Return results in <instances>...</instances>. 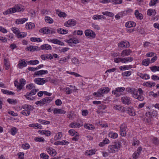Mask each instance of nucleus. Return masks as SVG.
Wrapping results in <instances>:
<instances>
[{"mask_svg":"<svg viewBox=\"0 0 159 159\" xmlns=\"http://www.w3.org/2000/svg\"><path fill=\"white\" fill-rule=\"evenodd\" d=\"M121 146V143L120 142L114 143L113 145L108 146V151L110 153H114L118 151V150L120 148Z\"/></svg>","mask_w":159,"mask_h":159,"instance_id":"obj_1","label":"nucleus"},{"mask_svg":"<svg viewBox=\"0 0 159 159\" xmlns=\"http://www.w3.org/2000/svg\"><path fill=\"white\" fill-rule=\"evenodd\" d=\"M22 108L23 109L20 112L23 115L28 116L30 113V111L32 110L34 108L30 105L25 104L22 106Z\"/></svg>","mask_w":159,"mask_h":159,"instance_id":"obj_2","label":"nucleus"},{"mask_svg":"<svg viewBox=\"0 0 159 159\" xmlns=\"http://www.w3.org/2000/svg\"><path fill=\"white\" fill-rule=\"evenodd\" d=\"M110 91V89L108 87L102 88L99 89L97 92H94L93 94L98 97H101L103 96L104 93H107Z\"/></svg>","mask_w":159,"mask_h":159,"instance_id":"obj_3","label":"nucleus"},{"mask_svg":"<svg viewBox=\"0 0 159 159\" xmlns=\"http://www.w3.org/2000/svg\"><path fill=\"white\" fill-rule=\"evenodd\" d=\"M50 77L45 78H36L34 80V82L38 84L39 85H42L44 84L50 80Z\"/></svg>","mask_w":159,"mask_h":159,"instance_id":"obj_4","label":"nucleus"},{"mask_svg":"<svg viewBox=\"0 0 159 159\" xmlns=\"http://www.w3.org/2000/svg\"><path fill=\"white\" fill-rule=\"evenodd\" d=\"M127 126L125 124H123L120 127V134L122 136H125L126 135V130L127 129Z\"/></svg>","mask_w":159,"mask_h":159,"instance_id":"obj_5","label":"nucleus"},{"mask_svg":"<svg viewBox=\"0 0 159 159\" xmlns=\"http://www.w3.org/2000/svg\"><path fill=\"white\" fill-rule=\"evenodd\" d=\"M120 100L122 103L125 105H129L131 103V100L130 98L128 97H122Z\"/></svg>","mask_w":159,"mask_h":159,"instance_id":"obj_6","label":"nucleus"},{"mask_svg":"<svg viewBox=\"0 0 159 159\" xmlns=\"http://www.w3.org/2000/svg\"><path fill=\"white\" fill-rule=\"evenodd\" d=\"M83 125V122L81 120L78 121V122L71 123L69 125V127L71 128H77L80 127Z\"/></svg>","mask_w":159,"mask_h":159,"instance_id":"obj_7","label":"nucleus"},{"mask_svg":"<svg viewBox=\"0 0 159 159\" xmlns=\"http://www.w3.org/2000/svg\"><path fill=\"white\" fill-rule=\"evenodd\" d=\"M39 31L40 33L45 34H52L53 33H55V31L49 30L48 27L43 28L42 29H40L39 30Z\"/></svg>","mask_w":159,"mask_h":159,"instance_id":"obj_8","label":"nucleus"},{"mask_svg":"<svg viewBox=\"0 0 159 159\" xmlns=\"http://www.w3.org/2000/svg\"><path fill=\"white\" fill-rule=\"evenodd\" d=\"M84 33L86 36H89L92 38H94L95 37V33L90 30H85Z\"/></svg>","mask_w":159,"mask_h":159,"instance_id":"obj_9","label":"nucleus"},{"mask_svg":"<svg viewBox=\"0 0 159 159\" xmlns=\"http://www.w3.org/2000/svg\"><path fill=\"white\" fill-rule=\"evenodd\" d=\"M118 46L119 48H127L130 46V44L126 41H122L118 43Z\"/></svg>","mask_w":159,"mask_h":159,"instance_id":"obj_10","label":"nucleus"},{"mask_svg":"<svg viewBox=\"0 0 159 159\" xmlns=\"http://www.w3.org/2000/svg\"><path fill=\"white\" fill-rule=\"evenodd\" d=\"M125 90V88L123 87H118L116 89V90H113L112 91V94H116V96H119V95L118 94V92H123Z\"/></svg>","mask_w":159,"mask_h":159,"instance_id":"obj_11","label":"nucleus"},{"mask_svg":"<svg viewBox=\"0 0 159 159\" xmlns=\"http://www.w3.org/2000/svg\"><path fill=\"white\" fill-rule=\"evenodd\" d=\"M48 41L51 42L52 43L59 45L61 46H63L64 45V43L57 39H48Z\"/></svg>","mask_w":159,"mask_h":159,"instance_id":"obj_12","label":"nucleus"},{"mask_svg":"<svg viewBox=\"0 0 159 159\" xmlns=\"http://www.w3.org/2000/svg\"><path fill=\"white\" fill-rule=\"evenodd\" d=\"M25 83V80L24 79H21L20 80V84L17 87V91H19L22 88Z\"/></svg>","mask_w":159,"mask_h":159,"instance_id":"obj_13","label":"nucleus"},{"mask_svg":"<svg viewBox=\"0 0 159 159\" xmlns=\"http://www.w3.org/2000/svg\"><path fill=\"white\" fill-rule=\"evenodd\" d=\"M76 24V21L75 20H69L65 23V25L66 26H69L67 24L70 26H75Z\"/></svg>","mask_w":159,"mask_h":159,"instance_id":"obj_14","label":"nucleus"},{"mask_svg":"<svg viewBox=\"0 0 159 159\" xmlns=\"http://www.w3.org/2000/svg\"><path fill=\"white\" fill-rule=\"evenodd\" d=\"M132 52V51L129 49L124 50L121 53V56L124 57L129 56Z\"/></svg>","mask_w":159,"mask_h":159,"instance_id":"obj_15","label":"nucleus"},{"mask_svg":"<svg viewBox=\"0 0 159 159\" xmlns=\"http://www.w3.org/2000/svg\"><path fill=\"white\" fill-rule=\"evenodd\" d=\"M48 72L47 70H41L35 72L34 76L35 77L36 75H43L47 74Z\"/></svg>","mask_w":159,"mask_h":159,"instance_id":"obj_16","label":"nucleus"},{"mask_svg":"<svg viewBox=\"0 0 159 159\" xmlns=\"http://www.w3.org/2000/svg\"><path fill=\"white\" fill-rule=\"evenodd\" d=\"M128 114L130 116H134L135 115V113L133 107H129L127 109Z\"/></svg>","mask_w":159,"mask_h":159,"instance_id":"obj_17","label":"nucleus"},{"mask_svg":"<svg viewBox=\"0 0 159 159\" xmlns=\"http://www.w3.org/2000/svg\"><path fill=\"white\" fill-rule=\"evenodd\" d=\"M157 113L156 111L153 110L152 111H150L148 113H146V115L147 116H148L150 118L152 117L153 116H154L157 115Z\"/></svg>","mask_w":159,"mask_h":159,"instance_id":"obj_18","label":"nucleus"},{"mask_svg":"<svg viewBox=\"0 0 159 159\" xmlns=\"http://www.w3.org/2000/svg\"><path fill=\"white\" fill-rule=\"evenodd\" d=\"M48 152L52 156H54L57 154L56 151L52 148H49L47 149Z\"/></svg>","mask_w":159,"mask_h":159,"instance_id":"obj_19","label":"nucleus"},{"mask_svg":"<svg viewBox=\"0 0 159 159\" xmlns=\"http://www.w3.org/2000/svg\"><path fill=\"white\" fill-rule=\"evenodd\" d=\"M16 12L15 9L14 8H11L3 12V14L4 15H8L14 13Z\"/></svg>","mask_w":159,"mask_h":159,"instance_id":"obj_20","label":"nucleus"},{"mask_svg":"<svg viewBox=\"0 0 159 159\" xmlns=\"http://www.w3.org/2000/svg\"><path fill=\"white\" fill-rule=\"evenodd\" d=\"M28 20V19L23 18L22 19H18L16 20L15 23L17 25L22 24Z\"/></svg>","mask_w":159,"mask_h":159,"instance_id":"obj_21","label":"nucleus"},{"mask_svg":"<svg viewBox=\"0 0 159 159\" xmlns=\"http://www.w3.org/2000/svg\"><path fill=\"white\" fill-rule=\"evenodd\" d=\"M40 48L41 49L48 50H51L52 49V48L50 45L46 44L42 45Z\"/></svg>","mask_w":159,"mask_h":159,"instance_id":"obj_22","label":"nucleus"},{"mask_svg":"<svg viewBox=\"0 0 159 159\" xmlns=\"http://www.w3.org/2000/svg\"><path fill=\"white\" fill-rule=\"evenodd\" d=\"M43 104L49 103L52 100L51 97H46L43 99Z\"/></svg>","mask_w":159,"mask_h":159,"instance_id":"obj_23","label":"nucleus"},{"mask_svg":"<svg viewBox=\"0 0 159 159\" xmlns=\"http://www.w3.org/2000/svg\"><path fill=\"white\" fill-rule=\"evenodd\" d=\"M136 23L134 22L131 21L127 22L125 25L126 27L129 28L134 27Z\"/></svg>","mask_w":159,"mask_h":159,"instance_id":"obj_24","label":"nucleus"},{"mask_svg":"<svg viewBox=\"0 0 159 159\" xmlns=\"http://www.w3.org/2000/svg\"><path fill=\"white\" fill-rule=\"evenodd\" d=\"M53 113L54 114L58 113L61 114L63 113L65 114L66 113V112L62 109L58 108H54V109Z\"/></svg>","mask_w":159,"mask_h":159,"instance_id":"obj_25","label":"nucleus"},{"mask_svg":"<svg viewBox=\"0 0 159 159\" xmlns=\"http://www.w3.org/2000/svg\"><path fill=\"white\" fill-rule=\"evenodd\" d=\"M13 8H14L15 9L16 12L23 11L25 10L24 8L18 5H15V6L13 7Z\"/></svg>","mask_w":159,"mask_h":159,"instance_id":"obj_26","label":"nucleus"},{"mask_svg":"<svg viewBox=\"0 0 159 159\" xmlns=\"http://www.w3.org/2000/svg\"><path fill=\"white\" fill-rule=\"evenodd\" d=\"M43 65L42 64L39 65L37 67L35 68L32 67H29L28 68V69L30 71H34L36 70H37L39 69H40L41 68H42L43 67Z\"/></svg>","mask_w":159,"mask_h":159,"instance_id":"obj_27","label":"nucleus"},{"mask_svg":"<svg viewBox=\"0 0 159 159\" xmlns=\"http://www.w3.org/2000/svg\"><path fill=\"white\" fill-rule=\"evenodd\" d=\"M108 136L113 139H116L118 137V134L117 133H114L113 132H111L108 134Z\"/></svg>","mask_w":159,"mask_h":159,"instance_id":"obj_28","label":"nucleus"},{"mask_svg":"<svg viewBox=\"0 0 159 159\" xmlns=\"http://www.w3.org/2000/svg\"><path fill=\"white\" fill-rule=\"evenodd\" d=\"M26 65V63L25 62V61H23L21 60L19 61L18 66L19 68H21L25 66Z\"/></svg>","mask_w":159,"mask_h":159,"instance_id":"obj_29","label":"nucleus"},{"mask_svg":"<svg viewBox=\"0 0 159 159\" xmlns=\"http://www.w3.org/2000/svg\"><path fill=\"white\" fill-rule=\"evenodd\" d=\"M150 63V60L149 58H147L143 60L142 62V64L145 66H148Z\"/></svg>","mask_w":159,"mask_h":159,"instance_id":"obj_30","label":"nucleus"},{"mask_svg":"<svg viewBox=\"0 0 159 159\" xmlns=\"http://www.w3.org/2000/svg\"><path fill=\"white\" fill-rule=\"evenodd\" d=\"M142 79L144 80H148L150 79L149 75L146 74H143L140 73L139 75Z\"/></svg>","mask_w":159,"mask_h":159,"instance_id":"obj_31","label":"nucleus"},{"mask_svg":"<svg viewBox=\"0 0 159 159\" xmlns=\"http://www.w3.org/2000/svg\"><path fill=\"white\" fill-rule=\"evenodd\" d=\"M42 134H44L47 136H49L52 134L51 132L49 130H42L41 132Z\"/></svg>","mask_w":159,"mask_h":159,"instance_id":"obj_32","label":"nucleus"},{"mask_svg":"<svg viewBox=\"0 0 159 159\" xmlns=\"http://www.w3.org/2000/svg\"><path fill=\"white\" fill-rule=\"evenodd\" d=\"M134 14L136 17L139 19L141 20L143 18L142 14L140 13L138 10H136L135 11Z\"/></svg>","mask_w":159,"mask_h":159,"instance_id":"obj_33","label":"nucleus"},{"mask_svg":"<svg viewBox=\"0 0 159 159\" xmlns=\"http://www.w3.org/2000/svg\"><path fill=\"white\" fill-rule=\"evenodd\" d=\"M45 20L47 23L49 24H52L54 21L52 18L48 16H46L45 17Z\"/></svg>","mask_w":159,"mask_h":159,"instance_id":"obj_34","label":"nucleus"},{"mask_svg":"<svg viewBox=\"0 0 159 159\" xmlns=\"http://www.w3.org/2000/svg\"><path fill=\"white\" fill-rule=\"evenodd\" d=\"M57 31L58 33L61 34H66L68 32V30L61 28L57 29Z\"/></svg>","mask_w":159,"mask_h":159,"instance_id":"obj_35","label":"nucleus"},{"mask_svg":"<svg viewBox=\"0 0 159 159\" xmlns=\"http://www.w3.org/2000/svg\"><path fill=\"white\" fill-rule=\"evenodd\" d=\"M155 84H156L155 82L151 83L150 81L147 82L145 83H144L143 84V85H145L146 86L149 87H152V86H154Z\"/></svg>","mask_w":159,"mask_h":159,"instance_id":"obj_36","label":"nucleus"},{"mask_svg":"<svg viewBox=\"0 0 159 159\" xmlns=\"http://www.w3.org/2000/svg\"><path fill=\"white\" fill-rule=\"evenodd\" d=\"M123 63H126L128 62H131L133 60V58L132 57L123 58Z\"/></svg>","mask_w":159,"mask_h":159,"instance_id":"obj_37","label":"nucleus"},{"mask_svg":"<svg viewBox=\"0 0 159 159\" xmlns=\"http://www.w3.org/2000/svg\"><path fill=\"white\" fill-rule=\"evenodd\" d=\"M132 68V65H129V66H121L120 67V69L121 70H128L129 68Z\"/></svg>","mask_w":159,"mask_h":159,"instance_id":"obj_38","label":"nucleus"},{"mask_svg":"<svg viewBox=\"0 0 159 159\" xmlns=\"http://www.w3.org/2000/svg\"><path fill=\"white\" fill-rule=\"evenodd\" d=\"M156 12L155 10L148 9L147 11L148 15L151 16V15H155Z\"/></svg>","mask_w":159,"mask_h":159,"instance_id":"obj_39","label":"nucleus"},{"mask_svg":"<svg viewBox=\"0 0 159 159\" xmlns=\"http://www.w3.org/2000/svg\"><path fill=\"white\" fill-rule=\"evenodd\" d=\"M35 141L39 142H44L45 140L43 138L39 137H36L34 139Z\"/></svg>","mask_w":159,"mask_h":159,"instance_id":"obj_40","label":"nucleus"},{"mask_svg":"<svg viewBox=\"0 0 159 159\" xmlns=\"http://www.w3.org/2000/svg\"><path fill=\"white\" fill-rule=\"evenodd\" d=\"M84 127L85 128L89 130H93L94 129V127L92 125L88 124L84 125Z\"/></svg>","mask_w":159,"mask_h":159,"instance_id":"obj_41","label":"nucleus"},{"mask_svg":"<svg viewBox=\"0 0 159 159\" xmlns=\"http://www.w3.org/2000/svg\"><path fill=\"white\" fill-rule=\"evenodd\" d=\"M26 35L27 34L26 33L23 32H20L19 34L17 35V36L19 38H22L25 37Z\"/></svg>","mask_w":159,"mask_h":159,"instance_id":"obj_42","label":"nucleus"},{"mask_svg":"<svg viewBox=\"0 0 159 159\" xmlns=\"http://www.w3.org/2000/svg\"><path fill=\"white\" fill-rule=\"evenodd\" d=\"M151 71L153 72H155L156 71H159V66H153L150 67Z\"/></svg>","mask_w":159,"mask_h":159,"instance_id":"obj_43","label":"nucleus"},{"mask_svg":"<svg viewBox=\"0 0 159 159\" xmlns=\"http://www.w3.org/2000/svg\"><path fill=\"white\" fill-rule=\"evenodd\" d=\"M39 61L37 60H30L28 62L29 64L32 65H35L39 63Z\"/></svg>","mask_w":159,"mask_h":159,"instance_id":"obj_44","label":"nucleus"},{"mask_svg":"<svg viewBox=\"0 0 159 159\" xmlns=\"http://www.w3.org/2000/svg\"><path fill=\"white\" fill-rule=\"evenodd\" d=\"M123 108V107L122 106L119 105H115L113 107V108L114 109L119 111H122Z\"/></svg>","mask_w":159,"mask_h":159,"instance_id":"obj_45","label":"nucleus"},{"mask_svg":"<svg viewBox=\"0 0 159 159\" xmlns=\"http://www.w3.org/2000/svg\"><path fill=\"white\" fill-rule=\"evenodd\" d=\"M26 26H27L28 29H32L35 26V25L33 23L30 22L29 23H27L26 24Z\"/></svg>","mask_w":159,"mask_h":159,"instance_id":"obj_46","label":"nucleus"},{"mask_svg":"<svg viewBox=\"0 0 159 159\" xmlns=\"http://www.w3.org/2000/svg\"><path fill=\"white\" fill-rule=\"evenodd\" d=\"M71 61L73 64L75 65H78L80 63L78 59L76 57H74L71 59Z\"/></svg>","mask_w":159,"mask_h":159,"instance_id":"obj_47","label":"nucleus"},{"mask_svg":"<svg viewBox=\"0 0 159 159\" xmlns=\"http://www.w3.org/2000/svg\"><path fill=\"white\" fill-rule=\"evenodd\" d=\"M114 61L116 63H119L120 62L123 63V58L118 57L114 59Z\"/></svg>","mask_w":159,"mask_h":159,"instance_id":"obj_48","label":"nucleus"},{"mask_svg":"<svg viewBox=\"0 0 159 159\" xmlns=\"http://www.w3.org/2000/svg\"><path fill=\"white\" fill-rule=\"evenodd\" d=\"M102 13L104 15L108 16L110 17H112L114 16V14L113 13L108 12L107 11L102 12Z\"/></svg>","mask_w":159,"mask_h":159,"instance_id":"obj_49","label":"nucleus"},{"mask_svg":"<svg viewBox=\"0 0 159 159\" xmlns=\"http://www.w3.org/2000/svg\"><path fill=\"white\" fill-rule=\"evenodd\" d=\"M95 152L94 150H87L85 152V154L88 156L91 155L93 154H94Z\"/></svg>","mask_w":159,"mask_h":159,"instance_id":"obj_50","label":"nucleus"},{"mask_svg":"<svg viewBox=\"0 0 159 159\" xmlns=\"http://www.w3.org/2000/svg\"><path fill=\"white\" fill-rule=\"evenodd\" d=\"M133 143L132 145L135 146V145L138 146L139 144V140L137 139L136 138H134L133 140Z\"/></svg>","mask_w":159,"mask_h":159,"instance_id":"obj_51","label":"nucleus"},{"mask_svg":"<svg viewBox=\"0 0 159 159\" xmlns=\"http://www.w3.org/2000/svg\"><path fill=\"white\" fill-rule=\"evenodd\" d=\"M131 71L129 70L127 71L124 72L122 73V75L123 76H129L131 75Z\"/></svg>","mask_w":159,"mask_h":159,"instance_id":"obj_52","label":"nucleus"},{"mask_svg":"<svg viewBox=\"0 0 159 159\" xmlns=\"http://www.w3.org/2000/svg\"><path fill=\"white\" fill-rule=\"evenodd\" d=\"M4 65L5 66V68L6 70H7L9 68V63L8 62L7 60L6 59H4Z\"/></svg>","mask_w":159,"mask_h":159,"instance_id":"obj_53","label":"nucleus"},{"mask_svg":"<svg viewBox=\"0 0 159 159\" xmlns=\"http://www.w3.org/2000/svg\"><path fill=\"white\" fill-rule=\"evenodd\" d=\"M12 30L13 31V33L16 35V36L20 32L18 28L16 27L12 28Z\"/></svg>","mask_w":159,"mask_h":159,"instance_id":"obj_54","label":"nucleus"},{"mask_svg":"<svg viewBox=\"0 0 159 159\" xmlns=\"http://www.w3.org/2000/svg\"><path fill=\"white\" fill-rule=\"evenodd\" d=\"M30 40L32 42H41L42 40L39 38H31Z\"/></svg>","mask_w":159,"mask_h":159,"instance_id":"obj_55","label":"nucleus"},{"mask_svg":"<svg viewBox=\"0 0 159 159\" xmlns=\"http://www.w3.org/2000/svg\"><path fill=\"white\" fill-rule=\"evenodd\" d=\"M17 132L16 128L15 127H13L11 129V133L13 135H15Z\"/></svg>","mask_w":159,"mask_h":159,"instance_id":"obj_56","label":"nucleus"},{"mask_svg":"<svg viewBox=\"0 0 159 159\" xmlns=\"http://www.w3.org/2000/svg\"><path fill=\"white\" fill-rule=\"evenodd\" d=\"M111 2L115 4H120L122 3V0H112Z\"/></svg>","mask_w":159,"mask_h":159,"instance_id":"obj_57","label":"nucleus"},{"mask_svg":"<svg viewBox=\"0 0 159 159\" xmlns=\"http://www.w3.org/2000/svg\"><path fill=\"white\" fill-rule=\"evenodd\" d=\"M39 121L42 124L44 125H49L50 123L49 121H45L44 120H39Z\"/></svg>","mask_w":159,"mask_h":159,"instance_id":"obj_58","label":"nucleus"},{"mask_svg":"<svg viewBox=\"0 0 159 159\" xmlns=\"http://www.w3.org/2000/svg\"><path fill=\"white\" fill-rule=\"evenodd\" d=\"M140 155V154L139 153V152H135L133 154V157L134 159H137Z\"/></svg>","mask_w":159,"mask_h":159,"instance_id":"obj_59","label":"nucleus"},{"mask_svg":"<svg viewBox=\"0 0 159 159\" xmlns=\"http://www.w3.org/2000/svg\"><path fill=\"white\" fill-rule=\"evenodd\" d=\"M76 134L75 135V136L72 139V140L73 141H78L79 139V134L77 133V132H76Z\"/></svg>","mask_w":159,"mask_h":159,"instance_id":"obj_60","label":"nucleus"},{"mask_svg":"<svg viewBox=\"0 0 159 159\" xmlns=\"http://www.w3.org/2000/svg\"><path fill=\"white\" fill-rule=\"evenodd\" d=\"M40 157L43 159H48L49 156L44 153H42L40 154Z\"/></svg>","mask_w":159,"mask_h":159,"instance_id":"obj_61","label":"nucleus"},{"mask_svg":"<svg viewBox=\"0 0 159 159\" xmlns=\"http://www.w3.org/2000/svg\"><path fill=\"white\" fill-rule=\"evenodd\" d=\"M138 90L136 89H134V90L133 91V93H132L133 97L135 98L136 97H137V96L138 95Z\"/></svg>","mask_w":159,"mask_h":159,"instance_id":"obj_62","label":"nucleus"},{"mask_svg":"<svg viewBox=\"0 0 159 159\" xmlns=\"http://www.w3.org/2000/svg\"><path fill=\"white\" fill-rule=\"evenodd\" d=\"M134 89V88H126V90L129 93L132 94Z\"/></svg>","mask_w":159,"mask_h":159,"instance_id":"obj_63","label":"nucleus"},{"mask_svg":"<svg viewBox=\"0 0 159 159\" xmlns=\"http://www.w3.org/2000/svg\"><path fill=\"white\" fill-rule=\"evenodd\" d=\"M67 61L66 59V57H64L63 58H61L59 60V63L61 64H63L65 62H66Z\"/></svg>","mask_w":159,"mask_h":159,"instance_id":"obj_64","label":"nucleus"}]
</instances>
